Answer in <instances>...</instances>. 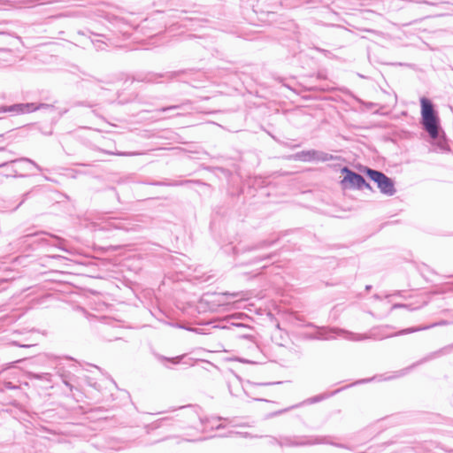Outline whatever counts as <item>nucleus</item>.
Here are the masks:
<instances>
[{"instance_id":"1","label":"nucleus","mask_w":453,"mask_h":453,"mask_svg":"<svg viewBox=\"0 0 453 453\" xmlns=\"http://www.w3.org/2000/svg\"><path fill=\"white\" fill-rule=\"evenodd\" d=\"M178 411L179 412L175 415V418L165 417L145 426L146 433L150 434L156 430L174 425L173 422L178 423V426L180 428L195 426L196 422H199V424L204 428L208 426L212 429H220L223 427L221 424H218V422L221 420V418H213L211 419L203 420L200 417L198 413V407L196 406H181Z\"/></svg>"},{"instance_id":"2","label":"nucleus","mask_w":453,"mask_h":453,"mask_svg":"<svg viewBox=\"0 0 453 453\" xmlns=\"http://www.w3.org/2000/svg\"><path fill=\"white\" fill-rule=\"evenodd\" d=\"M421 106V126L428 134L429 137L436 141L435 145L441 151L448 152L450 150L447 142L444 131L441 127V120L438 111L434 109L432 101L426 97L420 98Z\"/></svg>"},{"instance_id":"3","label":"nucleus","mask_w":453,"mask_h":453,"mask_svg":"<svg viewBox=\"0 0 453 453\" xmlns=\"http://www.w3.org/2000/svg\"><path fill=\"white\" fill-rule=\"evenodd\" d=\"M331 435H282L280 436V447H304L319 444L332 445L340 449H348L345 444L334 441Z\"/></svg>"},{"instance_id":"4","label":"nucleus","mask_w":453,"mask_h":453,"mask_svg":"<svg viewBox=\"0 0 453 453\" xmlns=\"http://www.w3.org/2000/svg\"><path fill=\"white\" fill-rule=\"evenodd\" d=\"M61 239L55 235H50L45 232H36L27 234L17 241V245L19 246L23 251L27 250V247H32L35 244H44L59 247Z\"/></svg>"},{"instance_id":"5","label":"nucleus","mask_w":453,"mask_h":453,"mask_svg":"<svg viewBox=\"0 0 453 453\" xmlns=\"http://www.w3.org/2000/svg\"><path fill=\"white\" fill-rule=\"evenodd\" d=\"M181 72L169 71L165 73H156L152 71H142L135 73L132 77V81L143 82L147 84H162L165 81H172L177 78Z\"/></svg>"},{"instance_id":"6","label":"nucleus","mask_w":453,"mask_h":453,"mask_svg":"<svg viewBox=\"0 0 453 453\" xmlns=\"http://www.w3.org/2000/svg\"><path fill=\"white\" fill-rule=\"evenodd\" d=\"M364 173L377 184L378 188L382 194L388 196L395 194L396 190L394 180L384 173L366 166L364 169Z\"/></svg>"},{"instance_id":"7","label":"nucleus","mask_w":453,"mask_h":453,"mask_svg":"<svg viewBox=\"0 0 453 453\" xmlns=\"http://www.w3.org/2000/svg\"><path fill=\"white\" fill-rule=\"evenodd\" d=\"M342 173L344 174V177L341 180V184L344 189L372 190L371 185L365 180V179L361 174L349 169L348 166H343L342 168Z\"/></svg>"},{"instance_id":"8","label":"nucleus","mask_w":453,"mask_h":453,"mask_svg":"<svg viewBox=\"0 0 453 453\" xmlns=\"http://www.w3.org/2000/svg\"><path fill=\"white\" fill-rule=\"evenodd\" d=\"M374 380H376V376H373V377H371V378L358 380L355 381L354 383H352L350 385H348V386H346L344 388H338V389L334 390L330 395L319 394V395H314L312 397H310V398L304 400L303 402H302V403H300L298 404H295V405H292V406H290L288 408H286V409L275 411V412L272 413L270 416L271 417H274V416L282 414V413H284V412H286V411H288L289 410L297 408V407L302 406L303 404H313V403H319V402L326 399L330 395H334L339 393L340 391H342L344 388H349V387H352V386H355V385L368 383V382L373 381Z\"/></svg>"},{"instance_id":"9","label":"nucleus","mask_w":453,"mask_h":453,"mask_svg":"<svg viewBox=\"0 0 453 453\" xmlns=\"http://www.w3.org/2000/svg\"><path fill=\"white\" fill-rule=\"evenodd\" d=\"M335 334H337V335L347 334L348 336H345L346 338L350 339V340H356V341H360V340H364V339L367 338L365 336L364 337L359 336L357 338L349 337V336L354 335V334H352L350 332H347L343 329H339L336 327H326V326H318L317 331L315 333L310 334L308 338L311 340L326 341V340L334 339Z\"/></svg>"},{"instance_id":"10","label":"nucleus","mask_w":453,"mask_h":453,"mask_svg":"<svg viewBox=\"0 0 453 453\" xmlns=\"http://www.w3.org/2000/svg\"><path fill=\"white\" fill-rule=\"evenodd\" d=\"M434 326H435V324L431 325V326H422V327L421 326H412V327L402 329L396 333H389L388 330L392 329L393 327L391 326L386 325V326H381L377 328H373L371 331V337H372L375 340H382V339H386V338H389V337L404 335V334L418 332L421 330L428 329L430 327H433Z\"/></svg>"},{"instance_id":"11","label":"nucleus","mask_w":453,"mask_h":453,"mask_svg":"<svg viewBox=\"0 0 453 453\" xmlns=\"http://www.w3.org/2000/svg\"><path fill=\"white\" fill-rule=\"evenodd\" d=\"M293 158L297 161L302 162H327L332 161L336 158L337 157L329 154L327 152L318 150H302L299 152H296L293 155Z\"/></svg>"},{"instance_id":"12","label":"nucleus","mask_w":453,"mask_h":453,"mask_svg":"<svg viewBox=\"0 0 453 453\" xmlns=\"http://www.w3.org/2000/svg\"><path fill=\"white\" fill-rule=\"evenodd\" d=\"M137 226L130 219L119 217L107 219L101 226L105 231L121 230L125 232L134 231Z\"/></svg>"},{"instance_id":"13","label":"nucleus","mask_w":453,"mask_h":453,"mask_svg":"<svg viewBox=\"0 0 453 453\" xmlns=\"http://www.w3.org/2000/svg\"><path fill=\"white\" fill-rule=\"evenodd\" d=\"M452 349H453V344L448 345V346L443 347L436 351L431 352V353L427 354L426 357H424L423 358H421L420 360L413 363L409 367H406L403 370L396 372L395 375L391 376L388 379H394V378H398V377L403 376V375L407 374L411 369L417 367L418 365L426 363L430 360L435 359L442 355L448 354Z\"/></svg>"},{"instance_id":"14","label":"nucleus","mask_w":453,"mask_h":453,"mask_svg":"<svg viewBox=\"0 0 453 453\" xmlns=\"http://www.w3.org/2000/svg\"><path fill=\"white\" fill-rule=\"evenodd\" d=\"M16 115L23 113H30L39 110H47L50 111H57L53 104H35V103H21L15 104Z\"/></svg>"},{"instance_id":"15","label":"nucleus","mask_w":453,"mask_h":453,"mask_svg":"<svg viewBox=\"0 0 453 453\" xmlns=\"http://www.w3.org/2000/svg\"><path fill=\"white\" fill-rule=\"evenodd\" d=\"M229 329L233 330L239 338L249 340L254 342L253 328L242 323L231 322Z\"/></svg>"},{"instance_id":"16","label":"nucleus","mask_w":453,"mask_h":453,"mask_svg":"<svg viewBox=\"0 0 453 453\" xmlns=\"http://www.w3.org/2000/svg\"><path fill=\"white\" fill-rule=\"evenodd\" d=\"M19 162H27L29 164H32L37 170L42 171V167L36 164L34 160L28 158V157H20L16 159H12L7 162H4L0 164V168H6L7 176H13L17 177V170L14 168V165Z\"/></svg>"},{"instance_id":"17","label":"nucleus","mask_w":453,"mask_h":453,"mask_svg":"<svg viewBox=\"0 0 453 453\" xmlns=\"http://www.w3.org/2000/svg\"><path fill=\"white\" fill-rule=\"evenodd\" d=\"M147 185L151 186H160V187H180V186H187L190 184L209 186L208 184L203 182L200 180H164V181H145Z\"/></svg>"},{"instance_id":"18","label":"nucleus","mask_w":453,"mask_h":453,"mask_svg":"<svg viewBox=\"0 0 453 453\" xmlns=\"http://www.w3.org/2000/svg\"><path fill=\"white\" fill-rule=\"evenodd\" d=\"M19 277V273L12 269L6 263L0 265V284L13 280Z\"/></svg>"},{"instance_id":"19","label":"nucleus","mask_w":453,"mask_h":453,"mask_svg":"<svg viewBox=\"0 0 453 453\" xmlns=\"http://www.w3.org/2000/svg\"><path fill=\"white\" fill-rule=\"evenodd\" d=\"M59 365H58L57 367L58 374L60 377L63 384H65V386L70 390L72 395L75 397L73 391H79V385L71 383L69 375H67V371H65L63 367H60Z\"/></svg>"},{"instance_id":"20","label":"nucleus","mask_w":453,"mask_h":453,"mask_svg":"<svg viewBox=\"0 0 453 453\" xmlns=\"http://www.w3.org/2000/svg\"><path fill=\"white\" fill-rule=\"evenodd\" d=\"M67 375H69L71 383L79 385L78 392H81L82 390V380H84L87 385L94 388H97V383L92 381V380H90L88 376L84 375V378H81L80 376L73 374L71 372H67Z\"/></svg>"},{"instance_id":"21","label":"nucleus","mask_w":453,"mask_h":453,"mask_svg":"<svg viewBox=\"0 0 453 453\" xmlns=\"http://www.w3.org/2000/svg\"><path fill=\"white\" fill-rule=\"evenodd\" d=\"M275 242H276L275 240L274 241H268V240L260 241L253 245L244 247L242 249V253L268 248V247L272 246L273 244H274Z\"/></svg>"},{"instance_id":"22","label":"nucleus","mask_w":453,"mask_h":453,"mask_svg":"<svg viewBox=\"0 0 453 453\" xmlns=\"http://www.w3.org/2000/svg\"><path fill=\"white\" fill-rule=\"evenodd\" d=\"M31 192H27L25 194L22 195V199L21 201L15 206L12 207V206H7V205H4V201L3 200H0V212H4V211H16L27 198L28 196H30Z\"/></svg>"},{"instance_id":"23","label":"nucleus","mask_w":453,"mask_h":453,"mask_svg":"<svg viewBox=\"0 0 453 453\" xmlns=\"http://www.w3.org/2000/svg\"><path fill=\"white\" fill-rule=\"evenodd\" d=\"M247 384L250 387V388H248L246 386L242 385V390L245 393V395L247 396L252 397L255 401H265L263 398L252 396L253 392H252L251 388H254L256 386H267V385H271L272 383H253V382L248 381Z\"/></svg>"},{"instance_id":"24","label":"nucleus","mask_w":453,"mask_h":453,"mask_svg":"<svg viewBox=\"0 0 453 453\" xmlns=\"http://www.w3.org/2000/svg\"><path fill=\"white\" fill-rule=\"evenodd\" d=\"M29 378L34 380H43L50 383L52 381V374L50 372H29Z\"/></svg>"},{"instance_id":"25","label":"nucleus","mask_w":453,"mask_h":453,"mask_svg":"<svg viewBox=\"0 0 453 453\" xmlns=\"http://www.w3.org/2000/svg\"><path fill=\"white\" fill-rule=\"evenodd\" d=\"M211 171L218 177H225L228 180L232 176V172L223 167H212Z\"/></svg>"},{"instance_id":"26","label":"nucleus","mask_w":453,"mask_h":453,"mask_svg":"<svg viewBox=\"0 0 453 453\" xmlns=\"http://www.w3.org/2000/svg\"><path fill=\"white\" fill-rule=\"evenodd\" d=\"M222 296L236 298L239 300H246L248 299V293L244 291H237V292H224L221 294Z\"/></svg>"},{"instance_id":"27","label":"nucleus","mask_w":453,"mask_h":453,"mask_svg":"<svg viewBox=\"0 0 453 453\" xmlns=\"http://www.w3.org/2000/svg\"><path fill=\"white\" fill-rule=\"evenodd\" d=\"M2 113H11L12 115H16L15 104L12 105H3L0 107V114ZM3 118L0 117V120Z\"/></svg>"},{"instance_id":"28","label":"nucleus","mask_w":453,"mask_h":453,"mask_svg":"<svg viewBox=\"0 0 453 453\" xmlns=\"http://www.w3.org/2000/svg\"><path fill=\"white\" fill-rule=\"evenodd\" d=\"M104 154L108 155H116V156H133L136 155L137 153H130V152H119V151H112V150H100Z\"/></svg>"},{"instance_id":"29","label":"nucleus","mask_w":453,"mask_h":453,"mask_svg":"<svg viewBox=\"0 0 453 453\" xmlns=\"http://www.w3.org/2000/svg\"><path fill=\"white\" fill-rule=\"evenodd\" d=\"M19 386L18 385H15L13 384L12 382L11 381H4L3 383V388H1L2 390L3 389H11V390H13V389H19Z\"/></svg>"},{"instance_id":"30","label":"nucleus","mask_w":453,"mask_h":453,"mask_svg":"<svg viewBox=\"0 0 453 453\" xmlns=\"http://www.w3.org/2000/svg\"><path fill=\"white\" fill-rule=\"evenodd\" d=\"M181 104H175V105H170V106H166V107H162L158 110V111H161V112H166V111H172V110H176V109H180L181 108Z\"/></svg>"},{"instance_id":"31","label":"nucleus","mask_w":453,"mask_h":453,"mask_svg":"<svg viewBox=\"0 0 453 453\" xmlns=\"http://www.w3.org/2000/svg\"><path fill=\"white\" fill-rule=\"evenodd\" d=\"M267 439H268V444L269 445H279L280 446V437L277 438V437H274V436H269V435H266L265 436Z\"/></svg>"},{"instance_id":"32","label":"nucleus","mask_w":453,"mask_h":453,"mask_svg":"<svg viewBox=\"0 0 453 453\" xmlns=\"http://www.w3.org/2000/svg\"><path fill=\"white\" fill-rule=\"evenodd\" d=\"M93 43L95 45V47L96 48V50H104L106 44L105 42H104L103 41H100V40H96V42L93 41Z\"/></svg>"},{"instance_id":"33","label":"nucleus","mask_w":453,"mask_h":453,"mask_svg":"<svg viewBox=\"0 0 453 453\" xmlns=\"http://www.w3.org/2000/svg\"><path fill=\"white\" fill-rule=\"evenodd\" d=\"M165 359L169 361V362H171L173 365H178L180 362L181 357H172V358H165Z\"/></svg>"},{"instance_id":"34","label":"nucleus","mask_w":453,"mask_h":453,"mask_svg":"<svg viewBox=\"0 0 453 453\" xmlns=\"http://www.w3.org/2000/svg\"><path fill=\"white\" fill-rule=\"evenodd\" d=\"M188 19L191 22H196L197 24V26H202V23L206 21L203 19H196V18H189Z\"/></svg>"},{"instance_id":"35","label":"nucleus","mask_w":453,"mask_h":453,"mask_svg":"<svg viewBox=\"0 0 453 453\" xmlns=\"http://www.w3.org/2000/svg\"><path fill=\"white\" fill-rule=\"evenodd\" d=\"M228 390H229V393L233 395V396H238L239 395V393L238 392H234V389H233V383L232 382H228Z\"/></svg>"},{"instance_id":"36","label":"nucleus","mask_w":453,"mask_h":453,"mask_svg":"<svg viewBox=\"0 0 453 453\" xmlns=\"http://www.w3.org/2000/svg\"><path fill=\"white\" fill-rule=\"evenodd\" d=\"M180 328H184V326H180ZM185 329L188 330V331H191V332H195L196 334H201V329L200 328H197V327H185Z\"/></svg>"},{"instance_id":"37","label":"nucleus","mask_w":453,"mask_h":453,"mask_svg":"<svg viewBox=\"0 0 453 453\" xmlns=\"http://www.w3.org/2000/svg\"><path fill=\"white\" fill-rule=\"evenodd\" d=\"M235 434H240L241 436H243V437H250V438L257 437V435H255V436L250 435L249 433H240V432H236Z\"/></svg>"},{"instance_id":"38","label":"nucleus","mask_w":453,"mask_h":453,"mask_svg":"<svg viewBox=\"0 0 453 453\" xmlns=\"http://www.w3.org/2000/svg\"><path fill=\"white\" fill-rule=\"evenodd\" d=\"M75 105L76 106H88V107H91V105L88 104L86 102H77V103H75Z\"/></svg>"},{"instance_id":"39","label":"nucleus","mask_w":453,"mask_h":453,"mask_svg":"<svg viewBox=\"0 0 453 453\" xmlns=\"http://www.w3.org/2000/svg\"><path fill=\"white\" fill-rule=\"evenodd\" d=\"M271 257H272V255H268V256H265V257H260L256 258L255 262L262 261V260L270 258Z\"/></svg>"},{"instance_id":"40","label":"nucleus","mask_w":453,"mask_h":453,"mask_svg":"<svg viewBox=\"0 0 453 453\" xmlns=\"http://www.w3.org/2000/svg\"><path fill=\"white\" fill-rule=\"evenodd\" d=\"M406 305L405 304H403V303H395L393 306H392V309H398V308H402V307H405Z\"/></svg>"},{"instance_id":"41","label":"nucleus","mask_w":453,"mask_h":453,"mask_svg":"<svg viewBox=\"0 0 453 453\" xmlns=\"http://www.w3.org/2000/svg\"><path fill=\"white\" fill-rule=\"evenodd\" d=\"M68 111V109L65 108V109H62V110H59L58 111V115L59 116H63L64 114H65L66 112Z\"/></svg>"},{"instance_id":"42","label":"nucleus","mask_w":453,"mask_h":453,"mask_svg":"<svg viewBox=\"0 0 453 453\" xmlns=\"http://www.w3.org/2000/svg\"><path fill=\"white\" fill-rule=\"evenodd\" d=\"M307 327H312V328H316L318 327V326H316L315 324L311 323V322H309L307 325H306Z\"/></svg>"},{"instance_id":"43","label":"nucleus","mask_w":453,"mask_h":453,"mask_svg":"<svg viewBox=\"0 0 453 453\" xmlns=\"http://www.w3.org/2000/svg\"><path fill=\"white\" fill-rule=\"evenodd\" d=\"M166 438H167V436H165V435H164V436H161V437H159V438L156 439L154 441H155V442H158V441H161L165 440Z\"/></svg>"},{"instance_id":"44","label":"nucleus","mask_w":453,"mask_h":453,"mask_svg":"<svg viewBox=\"0 0 453 453\" xmlns=\"http://www.w3.org/2000/svg\"><path fill=\"white\" fill-rule=\"evenodd\" d=\"M374 299L376 300H380L381 299V296L378 294H374L373 296H372Z\"/></svg>"},{"instance_id":"45","label":"nucleus","mask_w":453,"mask_h":453,"mask_svg":"<svg viewBox=\"0 0 453 453\" xmlns=\"http://www.w3.org/2000/svg\"><path fill=\"white\" fill-rule=\"evenodd\" d=\"M371 288H372V286H371V285H367V286L365 287V289H366V290H370Z\"/></svg>"},{"instance_id":"46","label":"nucleus","mask_w":453,"mask_h":453,"mask_svg":"<svg viewBox=\"0 0 453 453\" xmlns=\"http://www.w3.org/2000/svg\"><path fill=\"white\" fill-rule=\"evenodd\" d=\"M235 380H236L235 382H236L237 384H239V383H240L239 377H237V376H236Z\"/></svg>"},{"instance_id":"47","label":"nucleus","mask_w":453,"mask_h":453,"mask_svg":"<svg viewBox=\"0 0 453 453\" xmlns=\"http://www.w3.org/2000/svg\"><path fill=\"white\" fill-rule=\"evenodd\" d=\"M5 150V148L4 147H0V151H4Z\"/></svg>"},{"instance_id":"48","label":"nucleus","mask_w":453,"mask_h":453,"mask_svg":"<svg viewBox=\"0 0 453 453\" xmlns=\"http://www.w3.org/2000/svg\"><path fill=\"white\" fill-rule=\"evenodd\" d=\"M66 360L73 361V359L72 357H65Z\"/></svg>"},{"instance_id":"49","label":"nucleus","mask_w":453,"mask_h":453,"mask_svg":"<svg viewBox=\"0 0 453 453\" xmlns=\"http://www.w3.org/2000/svg\"><path fill=\"white\" fill-rule=\"evenodd\" d=\"M4 370H5V368H4V367H2V368L0 367V373H1L3 371H4Z\"/></svg>"},{"instance_id":"50","label":"nucleus","mask_w":453,"mask_h":453,"mask_svg":"<svg viewBox=\"0 0 453 453\" xmlns=\"http://www.w3.org/2000/svg\"><path fill=\"white\" fill-rule=\"evenodd\" d=\"M392 443H393L392 441H388V442L385 443V445H390Z\"/></svg>"},{"instance_id":"51","label":"nucleus","mask_w":453,"mask_h":453,"mask_svg":"<svg viewBox=\"0 0 453 453\" xmlns=\"http://www.w3.org/2000/svg\"><path fill=\"white\" fill-rule=\"evenodd\" d=\"M92 366H93L94 368L99 369V367H98V366H96V365H92Z\"/></svg>"},{"instance_id":"52","label":"nucleus","mask_w":453,"mask_h":453,"mask_svg":"<svg viewBox=\"0 0 453 453\" xmlns=\"http://www.w3.org/2000/svg\"><path fill=\"white\" fill-rule=\"evenodd\" d=\"M3 136H4V134H0V137H3Z\"/></svg>"}]
</instances>
